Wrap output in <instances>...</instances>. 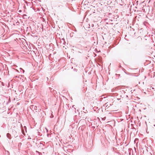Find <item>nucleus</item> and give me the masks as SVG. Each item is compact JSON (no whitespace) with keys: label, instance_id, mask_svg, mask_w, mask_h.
<instances>
[{"label":"nucleus","instance_id":"obj_1","mask_svg":"<svg viewBox=\"0 0 155 155\" xmlns=\"http://www.w3.org/2000/svg\"><path fill=\"white\" fill-rule=\"evenodd\" d=\"M7 136L9 139H10L11 138V135L9 133H8L7 134Z\"/></svg>","mask_w":155,"mask_h":155},{"label":"nucleus","instance_id":"obj_2","mask_svg":"<svg viewBox=\"0 0 155 155\" xmlns=\"http://www.w3.org/2000/svg\"><path fill=\"white\" fill-rule=\"evenodd\" d=\"M151 89H154V88L153 87H151Z\"/></svg>","mask_w":155,"mask_h":155}]
</instances>
